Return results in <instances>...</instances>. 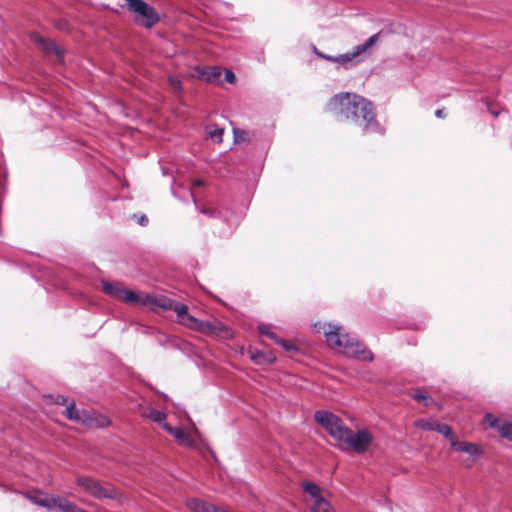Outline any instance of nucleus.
<instances>
[{
	"label": "nucleus",
	"mask_w": 512,
	"mask_h": 512,
	"mask_svg": "<svg viewBox=\"0 0 512 512\" xmlns=\"http://www.w3.org/2000/svg\"><path fill=\"white\" fill-rule=\"evenodd\" d=\"M325 110L358 125L363 133L385 134V128L378 122L371 101L361 95L341 92L333 95L326 103Z\"/></svg>",
	"instance_id": "1"
},
{
	"label": "nucleus",
	"mask_w": 512,
	"mask_h": 512,
	"mask_svg": "<svg viewBox=\"0 0 512 512\" xmlns=\"http://www.w3.org/2000/svg\"><path fill=\"white\" fill-rule=\"evenodd\" d=\"M315 421L339 442L343 450L351 449L357 453H364L372 443L373 436L367 430H359L356 433L346 427L343 421L328 411H317Z\"/></svg>",
	"instance_id": "2"
},
{
	"label": "nucleus",
	"mask_w": 512,
	"mask_h": 512,
	"mask_svg": "<svg viewBox=\"0 0 512 512\" xmlns=\"http://www.w3.org/2000/svg\"><path fill=\"white\" fill-rule=\"evenodd\" d=\"M326 341L329 347L338 350L348 357L361 358L372 361L374 356L360 342L342 332V328L336 325H328L325 330Z\"/></svg>",
	"instance_id": "3"
},
{
	"label": "nucleus",
	"mask_w": 512,
	"mask_h": 512,
	"mask_svg": "<svg viewBox=\"0 0 512 512\" xmlns=\"http://www.w3.org/2000/svg\"><path fill=\"white\" fill-rule=\"evenodd\" d=\"M48 398L55 404L66 405L65 417L76 423L85 425L91 428H103L110 424L108 417L89 410H78L75 402L68 403V399L63 395H49Z\"/></svg>",
	"instance_id": "4"
},
{
	"label": "nucleus",
	"mask_w": 512,
	"mask_h": 512,
	"mask_svg": "<svg viewBox=\"0 0 512 512\" xmlns=\"http://www.w3.org/2000/svg\"><path fill=\"white\" fill-rule=\"evenodd\" d=\"M380 35L381 32H378L369 37L363 44L355 46L352 51L338 56H331V58H328V61L339 64L344 69L352 68L361 61L360 57L363 54H369L371 52L372 48L380 40Z\"/></svg>",
	"instance_id": "5"
},
{
	"label": "nucleus",
	"mask_w": 512,
	"mask_h": 512,
	"mask_svg": "<svg viewBox=\"0 0 512 512\" xmlns=\"http://www.w3.org/2000/svg\"><path fill=\"white\" fill-rule=\"evenodd\" d=\"M127 9L133 14L134 22L147 29H151L160 21L155 8L143 0H125Z\"/></svg>",
	"instance_id": "6"
},
{
	"label": "nucleus",
	"mask_w": 512,
	"mask_h": 512,
	"mask_svg": "<svg viewBox=\"0 0 512 512\" xmlns=\"http://www.w3.org/2000/svg\"><path fill=\"white\" fill-rule=\"evenodd\" d=\"M302 489L306 495L305 501L310 512H333L332 506L326 498L327 492L311 481H303Z\"/></svg>",
	"instance_id": "7"
},
{
	"label": "nucleus",
	"mask_w": 512,
	"mask_h": 512,
	"mask_svg": "<svg viewBox=\"0 0 512 512\" xmlns=\"http://www.w3.org/2000/svg\"><path fill=\"white\" fill-rule=\"evenodd\" d=\"M76 483L97 499H117L119 497L117 490L103 487L97 480L90 477H78Z\"/></svg>",
	"instance_id": "8"
},
{
	"label": "nucleus",
	"mask_w": 512,
	"mask_h": 512,
	"mask_svg": "<svg viewBox=\"0 0 512 512\" xmlns=\"http://www.w3.org/2000/svg\"><path fill=\"white\" fill-rule=\"evenodd\" d=\"M33 43L46 55L55 54L59 60L63 58V52L57 45L50 39H46L37 33L31 34Z\"/></svg>",
	"instance_id": "9"
},
{
	"label": "nucleus",
	"mask_w": 512,
	"mask_h": 512,
	"mask_svg": "<svg viewBox=\"0 0 512 512\" xmlns=\"http://www.w3.org/2000/svg\"><path fill=\"white\" fill-rule=\"evenodd\" d=\"M415 425L418 428L428 430V431H436L440 434H443L446 438L450 439L452 435L454 434L452 431V428L447 425L440 423L438 420L435 419H419L415 422Z\"/></svg>",
	"instance_id": "10"
},
{
	"label": "nucleus",
	"mask_w": 512,
	"mask_h": 512,
	"mask_svg": "<svg viewBox=\"0 0 512 512\" xmlns=\"http://www.w3.org/2000/svg\"><path fill=\"white\" fill-rule=\"evenodd\" d=\"M485 421L489 424L490 427L496 429L503 438L512 441L511 421L501 420L490 413L485 415Z\"/></svg>",
	"instance_id": "11"
},
{
	"label": "nucleus",
	"mask_w": 512,
	"mask_h": 512,
	"mask_svg": "<svg viewBox=\"0 0 512 512\" xmlns=\"http://www.w3.org/2000/svg\"><path fill=\"white\" fill-rule=\"evenodd\" d=\"M179 323L192 329V330L202 332V333H208V332L212 331L211 323L200 321L197 318H195L194 316H192L191 314L186 315L185 318L182 319Z\"/></svg>",
	"instance_id": "12"
},
{
	"label": "nucleus",
	"mask_w": 512,
	"mask_h": 512,
	"mask_svg": "<svg viewBox=\"0 0 512 512\" xmlns=\"http://www.w3.org/2000/svg\"><path fill=\"white\" fill-rule=\"evenodd\" d=\"M157 304L164 309L173 310L177 315L178 322H180L182 319L185 318L186 315L189 314L188 306L185 304L174 302L169 299L160 300V302H158Z\"/></svg>",
	"instance_id": "13"
},
{
	"label": "nucleus",
	"mask_w": 512,
	"mask_h": 512,
	"mask_svg": "<svg viewBox=\"0 0 512 512\" xmlns=\"http://www.w3.org/2000/svg\"><path fill=\"white\" fill-rule=\"evenodd\" d=\"M24 496L33 504L45 507L49 510L52 509V504H54L53 496H49L48 494L42 493L40 491L35 493H25Z\"/></svg>",
	"instance_id": "14"
},
{
	"label": "nucleus",
	"mask_w": 512,
	"mask_h": 512,
	"mask_svg": "<svg viewBox=\"0 0 512 512\" xmlns=\"http://www.w3.org/2000/svg\"><path fill=\"white\" fill-rule=\"evenodd\" d=\"M162 427L166 432L173 435L180 443L189 447L194 445V441L181 427L174 428L169 423H163Z\"/></svg>",
	"instance_id": "15"
},
{
	"label": "nucleus",
	"mask_w": 512,
	"mask_h": 512,
	"mask_svg": "<svg viewBox=\"0 0 512 512\" xmlns=\"http://www.w3.org/2000/svg\"><path fill=\"white\" fill-rule=\"evenodd\" d=\"M449 440H450L451 447L455 451L465 452L469 455H477L480 452L477 445H475L474 443L465 442V441L461 442L456 438V436L454 434L452 435V437Z\"/></svg>",
	"instance_id": "16"
},
{
	"label": "nucleus",
	"mask_w": 512,
	"mask_h": 512,
	"mask_svg": "<svg viewBox=\"0 0 512 512\" xmlns=\"http://www.w3.org/2000/svg\"><path fill=\"white\" fill-rule=\"evenodd\" d=\"M199 76L207 82L218 83L220 82L221 69L216 66L205 67L199 70Z\"/></svg>",
	"instance_id": "17"
},
{
	"label": "nucleus",
	"mask_w": 512,
	"mask_h": 512,
	"mask_svg": "<svg viewBox=\"0 0 512 512\" xmlns=\"http://www.w3.org/2000/svg\"><path fill=\"white\" fill-rule=\"evenodd\" d=\"M141 415L145 418L152 420L153 422H156V423H159L162 425H163V423H166L165 422V419L167 417L166 414L164 412L154 409L153 407H150V406L144 407L141 410Z\"/></svg>",
	"instance_id": "18"
},
{
	"label": "nucleus",
	"mask_w": 512,
	"mask_h": 512,
	"mask_svg": "<svg viewBox=\"0 0 512 512\" xmlns=\"http://www.w3.org/2000/svg\"><path fill=\"white\" fill-rule=\"evenodd\" d=\"M102 288L104 293L118 300H121L125 290L119 283H110L107 281L102 282Z\"/></svg>",
	"instance_id": "19"
},
{
	"label": "nucleus",
	"mask_w": 512,
	"mask_h": 512,
	"mask_svg": "<svg viewBox=\"0 0 512 512\" xmlns=\"http://www.w3.org/2000/svg\"><path fill=\"white\" fill-rule=\"evenodd\" d=\"M52 509L58 508L62 512H76L78 506L74 503L62 498V497H53Z\"/></svg>",
	"instance_id": "20"
},
{
	"label": "nucleus",
	"mask_w": 512,
	"mask_h": 512,
	"mask_svg": "<svg viewBox=\"0 0 512 512\" xmlns=\"http://www.w3.org/2000/svg\"><path fill=\"white\" fill-rule=\"evenodd\" d=\"M121 301L127 302V303H134V304H138V305H146V303L151 302L149 296H147L146 300L143 301L137 293H135L134 291H131V290H127V289L124 290Z\"/></svg>",
	"instance_id": "21"
},
{
	"label": "nucleus",
	"mask_w": 512,
	"mask_h": 512,
	"mask_svg": "<svg viewBox=\"0 0 512 512\" xmlns=\"http://www.w3.org/2000/svg\"><path fill=\"white\" fill-rule=\"evenodd\" d=\"M252 359L255 360L258 364L262 363H273L276 360V357L272 354L265 355L262 352L256 351V353L251 354Z\"/></svg>",
	"instance_id": "22"
},
{
	"label": "nucleus",
	"mask_w": 512,
	"mask_h": 512,
	"mask_svg": "<svg viewBox=\"0 0 512 512\" xmlns=\"http://www.w3.org/2000/svg\"><path fill=\"white\" fill-rule=\"evenodd\" d=\"M412 397L417 402L424 401L425 406H429L433 402V400L424 394V392L421 390H417Z\"/></svg>",
	"instance_id": "23"
},
{
	"label": "nucleus",
	"mask_w": 512,
	"mask_h": 512,
	"mask_svg": "<svg viewBox=\"0 0 512 512\" xmlns=\"http://www.w3.org/2000/svg\"><path fill=\"white\" fill-rule=\"evenodd\" d=\"M258 330L261 335H265V336L269 337L270 339L274 340L275 342L279 338L274 332H272L270 330V328L267 325H264V324L259 325Z\"/></svg>",
	"instance_id": "24"
},
{
	"label": "nucleus",
	"mask_w": 512,
	"mask_h": 512,
	"mask_svg": "<svg viewBox=\"0 0 512 512\" xmlns=\"http://www.w3.org/2000/svg\"><path fill=\"white\" fill-rule=\"evenodd\" d=\"M205 503L206 502H204V501L193 499V500H189L187 505L190 508V510H192L194 512H201L202 509L204 508Z\"/></svg>",
	"instance_id": "25"
},
{
	"label": "nucleus",
	"mask_w": 512,
	"mask_h": 512,
	"mask_svg": "<svg viewBox=\"0 0 512 512\" xmlns=\"http://www.w3.org/2000/svg\"><path fill=\"white\" fill-rule=\"evenodd\" d=\"M209 134H210L211 139L214 142L221 143L222 140H223L224 129L223 128H217V129H215L213 131H210Z\"/></svg>",
	"instance_id": "26"
},
{
	"label": "nucleus",
	"mask_w": 512,
	"mask_h": 512,
	"mask_svg": "<svg viewBox=\"0 0 512 512\" xmlns=\"http://www.w3.org/2000/svg\"><path fill=\"white\" fill-rule=\"evenodd\" d=\"M235 142H242L248 140V132L245 130L234 129Z\"/></svg>",
	"instance_id": "27"
},
{
	"label": "nucleus",
	"mask_w": 512,
	"mask_h": 512,
	"mask_svg": "<svg viewBox=\"0 0 512 512\" xmlns=\"http://www.w3.org/2000/svg\"><path fill=\"white\" fill-rule=\"evenodd\" d=\"M276 343L280 344L286 351L294 350L295 346L291 342H288L284 339L278 338Z\"/></svg>",
	"instance_id": "28"
},
{
	"label": "nucleus",
	"mask_w": 512,
	"mask_h": 512,
	"mask_svg": "<svg viewBox=\"0 0 512 512\" xmlns=\"http://www.w3.org/2000/svg\"><path fill=\"white\" fill-rule=\"evenodd\" d=\"M225 80L228 83H234L236 81V76L232 70H230V69L225 70Z\"/></svg>",
	"instance_id": "29"
},
{
	"label": "nucleus",
	"mask_w": 512,
	"mask_h": 512,
	"mask_svg": "<svg viewBox=\"0 0 512 512\" xmlns=\"http://www.w3.org/2000/svg\"><path fill=\"white\" fill-rule=\"evenodd\" d=\"M201 512H220L219 508L214 504L205 503L204 508Z\"/></svg>",
	"instance_id": "30"
},
{
	"label": "nucleus",
	"mask_w": 512,
	"mask_h": 512,
	"mask_svg": "<svg viewBox=\"0 0 512 512\" xmlns=\"http://www.w3.org/2000/svg\"><path fill=\"white\" fill-rule=\"evenodd\" d=\"M313 52L320 58L322 59H325L328 61V58H331V55H327L325 53H323L322 51H320L316 46H313L312 48Z\"/></svg>",
	"instance_id": "31"
},
{
	"label": "nucleus",
	"mask_w": 512,
	"mask_h": 512,
	"mask_svg": "<svg viewBox=\"0 0 512 512\" xmlns=\"http://www.w3.org/2000/svg\"><path fill=\"white\" fill-rule=\"evenodd\" d=\"M170 82H171V85L175 88V89H180L181 88V83L179 80H176V79H173V78H170Z\"/></svg>",
	"instance_id": "32"
},
{
	"label": "nucleus",
	"mask_w": 512,
	"mask_h": 512,
	"mask_svg": "<svg viewBox=\"0 0 512 512\" xmlns=\"http://www.w3.org/2000/svg\"><path fill=\"white\" fill-rule=\"evenodd\" d=\"M435 116L437 118H444L445 117V110H444V108L437 109L435 111Z\"/></svg>",
	"instance_id": "33"
},
{
	"label": "nucleus",
	"mask_w": 512,
	"mask_h": 512,
	"mask_svg": "<svg viewBox=\"0 0 512 512\" xmlns=\"http://www.w3.org/2000/svg\"><path fill=\"white\" fill-rule=\"evenodd\" d=\"M148 221H149V220H148V218H147L145 215H142V216L140 217V219H139V223H140V225H142V226L147 225Z\"/></svg>",
	"instance_id": "34"
},
{
	"label": "nucleus",
	"mask_w": 512,
	"mask_h": 512,
	"mask_svg": "<svg viewBox=\"0 0 512 512\" xmlns=\"http://www.w3.org/2000/svg\"><path fill=\"white\" fill-rule=\"evenodd\" d=\"M201 212L209 216H212L214 214V211L210 208H202Z\"/></svg>",
	"instance_id": "35"
},
{
	"label": "nucleus",
	"mask_w": 512,
	"mask_h": 512,
	"mask_svg": "<svg viewBox=\"0 0 512 512\" xmlns=\"http://www.w3.org/2000/svg\"><path fill=\"white\" fill-rule=\"evenodd\" d=\"M204 185V181L200 180V179H196L194 180L193 182V186H196V187H201Z\"/></svg>",
	"instance_id": "36"
},
{
	"label": "nucleus",
	"mask_w": 512,
	"mask_h": 512,
	"mask_svg": "<svg viewBox=\"0 0 512 512\" xmlns=\"http://www.w3.org/2000/svg\"><path fill=\"white\" fill-rule=\"evenodd\" d=\"M490 112L495 116L497 117L499 115V112H496V111H493L492 109H489Z\"/></svg>",
	"instance_id": "37"
}]
</instances>
